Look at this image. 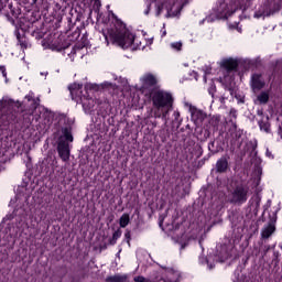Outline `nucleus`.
Returning <instances> with one entry per match:
<instances>
[{
	"instance_id": "nucleus-1",
	"label": "nucleus",
	"mask_w": 282,
	"mask_h": 282,
	"mask_svg": "<svg viewBox=\"0 0 282 282\" xmlns=\"http://www.w3.org/2000/svg\"><path fill=\"white\" fill-rule=\"evenodd\" d=\"M105 39L107 45H109L110 41V43L122 47V50H129V47H131V50H144L140 39L135 37V35H133V33L127 29V25H124V23L118 19L112 21L111 26L108 29V33L105 35Z\"/></svg>"
},
{
	"instance_id": "nucleus-2",
	"label": "nucleus",
	"mask_w": 282,
	"mask_h": 282,
	"mask_svg": "<svg viewBox=\"0 0 282 282\" xmlns=\"http://www.w3.org/2000/svg\"><path fill=\"white\" fill-rule=\"evenodd\" d=\"M148 96H150L152 100L154 118L166 120V116H169L171 109H173V95L169 91L156 89Z\"/></svg>"
},
{
	"instance_id": "nucleus-3",
	"label": "nucleus",
	"mask_w": 282,
	"mask_h": 282,
	"mask_svg": "<svg viewBox=\"0 0 282 282\" xmlns=\"http://www.w3.org/2000/svg\"><path fill=\"white\" fill-rule=\"evenodd\" d=\"M94 88V84H87L85 86V94H83V85L80 84L74 83L68 87L73 100L82 105L85 113H91L94 107H96V100L89 97Z\"/></svg>"
},
{
	"instance_id": "nucleus-4",
	"label": "nucleus",
	"mask_w": 282,
	"mask_h": 282,
	"mask_svg": "<svg viewBox=\"0 0 282 282\" xmlns=\"http://www.w3.org/2000/svg\"><path fill=\"white\" fill-rule=\"evenodd\" d=\"M245 0H231V4L228 7L226 2H220L218 7L214 8L213 13L205 19L207 23H213L217 19H228L237 9H246L248 4H245Z\"/></svg>"
},
{
	"instance_id": "nucleus-5",
	"label": "nucleus",
	"mask_w": 282,
	"mask_h": 282,
	"mask_svg": "<svg viewBox=\"0 0 282 282\" xmlns=\"http://www.w3.org/2000/svg\"><path fill=\"white\" fill-rule=\"evenodd\" d=\"M155 2V17L165 12V17H177L187 0H152Z\"/></svg>"
},
{
	"instance_id": "nucleus-6",
	"label": "nucleus",
	"mask_w": 282,
	"mask_h": 282,
	"mask_svg": "<svg viewBox=\"0 0 282 282\" xmlns=\"http://www.w3.org/2000/svg\"><path fill=\"white\" fill-rule=\"evenodd\" d=\"M69 142H74V137H72V128H62L57 152L63 162H67L69 160Z\"/></svg>"
},
{
	"instance_id": "nucleus-7",
	"label": "nucleus",
	"mask_w": 282,
	"mask_h": 282,
	"mask_svg": "<svg viewBox=\"0 0 282 282\" xmlns=\"http://www.w3.org/2000/svg\"><path fill=\"white\" fill-rule=\"evenodd\" d=\"M140 83L142 94L144 96H151L153 91H158L155 88L158 87V83H160V78L153 73H145L140 77Z\"/></svg>"
},
{
	"instance_id": "nucleus-8",
	"label": "nucleus",
	"mask_w": 282,
	"mask_h": 282,
	"mask_svg": "<svg viewBox=\"0 0 282 282\" xmlns=\"http://www.w3.org/2000/svg\"><path fill=\"white\" fill-rule=\"evenodd\" d=\"M219 66L221 67L223 72H226V76L220 78V83H230L232 80V70L237 69V61L232 58H225L219 62Z\"/></svg>"
},
{
	"instance_id": "nucleus-9",
	"label": "nucleus",
	"mask_w": 282,
	"mask_h": 282,
	"mask_svg": "<svg viewBox=\"0 0 282 282\" xmlns=\"http://www.w3.org/2000/svg\"><path fill=\"white\" fill-rule=\"evenodd\" d=\"M229 202L231 204H238L239 206H241V204H246V202H248V187L242 185L237 186L232 191Z\"/></svg>"
},
{
	"instance_id": "nucleus-10",
	"label": "nucleus",
	"mask_w": 282,
	"mask_h": 282,
	"mask_svg": "<svg viewBox=\"0 0 282 282\" xmlns=\"http://www.w3.org/2000/svg\"><path fill=\"white\" fill-rule=\"evenodd\" d=\"M185 107L191 113V118L196 127H199L206 119V113L204 111L195 108L193 105L185 102Z\"/></svg>"
},
{
	"instance_id": "nucleus-11",
	"label": "nucleus",
	"mask_w": 282,
	"mask_h": 282,
	"mask_svg": "<svg viewBox=\"0 0 282 282\" xmlns=\"http://www.w3.org/2000/svg\"><path fill=\"white\" fill-rule=\"evenodd\" d=\"M14 107L19 109V107H21V104L19 101H13L9 98H3L2 100H0V111L2 113H6V111H11V109H14Z\"/></svg>"
},
{
	"instance_id": "nucleus-12",
	"label": "nucleus",
	"mask_w": 282,
	"mask_h": 282,
	"mask_svg": "<svg viewBox=\"0 0 282 282\" xmlns=\"http://www.w3.org/2000/svg\"><path fill=\"white\" fill-rule=\"evenodd\" d=\"M265 87V80H263V76L260 74H253L251 76V88L254 93L261 91Z\"/></svg>"
},
{
	"instance_id": "nucleus-13",
	"label": "nucleus",
	"mask_w": 282,
	"mask_h": 282,
	"mask_svg": "<svg viewBox=\"0 0 282 282\" xmlns=\"http://www.w3.org/2000/svg\"><path fill=\"white\" fill-rule=\"evenodd\" d=\"M215 259H217V261H219L220 263H224V261H228V259H230V252H228V247H220L218 253L215 256Z\"/></svg>"
},
{
	"instance_id": "nucleus-14",
	"label": "nucleus",
	"mask_w": 282,
	"mask_h": 282,
	"mask_svg": "<svg viewBox=\"0 0 282 282\" xmlns=\"http://www.w3.org/2000/svg\"><path fill=\"white\" fill-rule=\"evenodd\" d=\"M274 230H276V228L274 227L273 224H269L267 227H264L262 229V238L263 239H268L270 236H272L274 234Z\"/></svg>"
},
{
	"instance_id": "nucleus-15",
	"label": "nucleus",
	"mask_w": 282,
	"mask_h": 282,
	"mask_svg": "<svg viewBox=\"0 0 282 282\" xmlns=\"http://www.w3.org/2000/svg\"><path fill=\"white\" fill-rule=\"evenodd\" d=\"M105 282H127V275L124 274H115L107 276Z\"/></svg>"
},
{
	"instance_id": "nucleus-16",
	"label": "nucleus",
	"mask_w": 282,
	"mask_h": 282,
	"mask_svg": "<svg viewBox=\"0 0 282 282\" xmlns=\"http://www.w3.org/2000/svg\"><path fill=\"white\" fill-rule=\"evenodd\" d=\"M214 258L213 256H209L208 258L200 257L199 258V263L203 265H207L208 270H213L215 268V263H213Z\"/></svg>"
},
{
	"instance_id": "nucleus-17",
	"label": "nucleus",
	"mask_w": 282,
	"mask_h": 282,
	"mask_svg": "<svg viewBox=\"0 0 282 282\" xmlns=\"http://www.w3.org/2000/svg\"><path fill=\"white\" fill-rule=\"evenodd\" d=\"M216 169L218 173H224L228 169V161L226 159H220L216 163Z\"/></svg>"
},
{
	"instance_id": "nucleus-18",
	"label": "nucleus",
	"mask_w": 282,
	"mask_h": 282,
	"mask_svg": "<svg viewBox=\"0 0 282 282\" xmlns=\"http://www.w3.org/2000/svg\"><path fill=\"white\" fill-rule=\"evenodd\" d=\"M269 100H270V94L262 91L260 95H258L256 104L265 105Z\"/></svg>"
},
{
	"instance_id": "nucleus-19",
	"label": "nucleus",
	"mask_w": 282,
	"mask_h": 282,
	"mask_svg": "<svg viewBox=\"0 0 282 282\" xmlns=\"http://www.w3.org/2000/svg\"><path fill=\"white\" fill-rule=\"evenodd\" d=\"M129 221H131L129 214H123L119 219L120 228H127V226H129Z\"/></svg>"
},
{
	"instance_id": "nucleus-20",
	"label": "nucleus",
	"mask_w": 282,
	"mask_h": 282,
	"mask_svg": "<svg viewBox=\"0 0 282 282\" xmlns=\"http://www.w3.org/2000/svg\"><path fill=\"white\" fill-rule=\"evenodd\" d=\"M122 237V230L118 229L117 231L113 232L112 239L110 240L111 246H116V241H118V238Z\"/></svg>"
},
{
	"instance_id": "nucleus-21",
	"label": "nucleus",
	"mask_w": 282,
	"mask_h": 282,
	"mask_svg": "<svg viewBox=\"0 0 282 282\" xmlns=\"http://www.w3.org/2000/svg\"><path fill=\"white\" fill-rule=\"evenodd\" d=\"M259 127L261 131H264L265 133H270V123L268 121H260Z\"/></svg>"
},
{
	"instance_id": "nucleus-22",
	"label": "nucleus",
	"mask_w": 282,
	"mask_h": 282,
	"mask_svg": "<svg viewBox=\"0 0 282 282\" xmlns=\"http://www.w3.org/2000/svg\"><path fill=\"white\" fill-rule=\"evenodd\" d=\"M270 14H272V12L263 10L256 12L254 17L256 19H261V17H270Z\"/></svg>"
},
{
	"instance_id": "nucleus-23",
	"label": "nucleus",
	"mask_w": 282,
	"mask_h": 282,
	"mask_svg": "<svg viewBox=\"0 0 282 282\" xmlns=\"http://www.w3.org/2000/svg\"><path fill=\"white\" fill-rule=\"evenodd\" d=\"M172 50H175L176 52L182 51V42H173L170 44Z\"/></svg>"
},
{
	"instance_id": "nucleus-24",
	"label": "nucleus",
	"mask_w": 282,
	"mask_h": 282,
	"mask_svg": "<svg viewBox=\"0 0 282 282\" xmlns=\"http://www.w3.org/2000/svg\"><path fill=\"white\" fill-rule=\"evenodd\" d=\"M124 238L127 239L128 246H131V231H127Z\"/></svg>"
},
{
	"instance_id": "nucleus-25",
	"label": "nucleus",
	"mask_w": 282,
	"mask_h": 282,
	"mask_svg": "<svg viewBox=\"0 0 282 282\" xmlns=\"http://www.w3.org/2000/svg\"><path fill=\"white\" fill-rule=\"evenodd\" d=\"M134 281L135 282H149V279L142 276V275H139V276H135L134 278Z\"/></svg>"
},
{
	"instance_id": "nucleus-26",
	"label": "nucleus",
	"mask_w": 282,
	"mask_h": 282,
	"mask_svg": "<svg viewBox=\"0 0 282 282\" xmlns=\"http://www.w3.org/2000/svg\"><path fill=\"white\" fill-rule=\"evenodd\" d=\"M25 100H28L29 102L34 100V93H30L29 95H26Z\"/></svg>"
},
{
	"instance_id": "nucleus-27",
	"label": "nucleus",
	"mask_w": 282,
	"mask_h": 282,
	"mask_svg": "<svg viewBox=\"0 0 282 282\" xmlns=\"http://www.w3.org/2000/svg\"><path fill=\"white\" fill-rule=\"evenodd\" d=\"M0 72L2 74V76L6 78V76H8V74L6 73V68L4 67H0Z\"/></svg>"
},
{
	"instance_id": "nucleus-28",
	"label": "nucleus",
	"mask_w": 282,
	"mask_h": 282,
	"mask_svg": "<svg viewBox=\"0 0 282 282\" xmlns=\"http://www.w3.org/2000/svg\"><path fill=\"white\" fill-rule=\"evenodd\" d=\"M173 116H174L175 120H178L180 119V111H177V110L174 111Z\"/></svg>"
},
{
	"instance_id": "nucleus-29",
	"label": "nucleus",
	"mask_w": 282,
	"mask_h": 282,
	"mask_svg": "<svg viewBox=\"0 0 282 282\" xmlns=\"http://www.w3.org/2000/svg\"><path fill=\"white\" fill-rule=\"evenodd\" d=\"M209 94H210V96H214V94H215V86H210Z\"/></svg>"
},
{
	"instance_id": "nucleus-30",
	"label": "nucleus",
	"mask_w": 282,
	"mask_h": 282,
	"mask_svg": "<svg viewBox=\"0 0 282 282\" xmlns=\"http://www.w3.org/2000/svg\"><path fill=\"white\" fill-rule=\"evenodd\" d=\"M41 111H43V108H42V107H35V113H39V112H41Z\"/></svg>"
},
{
	"instance_id": "nucleus-31",
	"label": "nucleus",
	"mask_w": 282,
	"mask_h": 282,
	"mask_svg": "<svg viewBox=\"0 0 282 282\" xmlns=\"http://www.w3.org/2000/svg\"><path fill=\"white\" fill-rule=\"evenodd\" d=\"M83 47H85V46L76 45V46H75V50H77L78 52H80V50H83Z\"/></svg>"
},
{
	"instance_id": "nucleus-32",
	"label": "nucleus",
	"mask_w": 282,
	"mask_h": 282,
	"mask_svg": "<svg viewBox=\"0 0 282 282\" xmlns=\"http://www.w3.org/2000/svg\"><path fill=\"white\" fill-rule=\"evenodd\" d=\"M267 158H272V153L270 152V150H267Z\"/></svg>"
},
{
	"instance_id": "nucleus-33",
	"label": "nucleus",
	"mask_w": 282,
	"mask_h": 282,
	"mask_svg": "<svg viewBox=\"0 0 282 282\" xmlns=\"http://www.w3.org/2000/svg\"><path fill=\"white\" fill-rule=\"evenodd\" d=\"M167 282H177V279L169 278V279H167Z\"/></svg>"
},
{
	"instance_id": "nucleus-34",
	"label": "nucleus",
	"mask_w": 282,
	"mask_h": 282,
	"mask_svg": "<svg viewBox=\"0 0 282 282\" xmlns=\"http://www.w3.org/2000/svg\"><path fill=\"white\" fill-rule=\"evenodd\" d=\"M150 12V7H148V9L144 11V14H149Z\"/></svg>"
},
{
	"instance_id": "nucleus-35",
	"label": "nucleus",
	"mask_w": 282,
	"mask_h": 282,
	"mask_svg": "<svg viewBox=\"0 0 282 282\" xmlns=\"http://www.w3.org/2000/svg\"><path fill=\"white\" fill-rule=\"evenodd\" d=\"M207 75H208V73H206V74H205V77H204V82H205V83H206V80H207V79H206V76H207Z\"/></svg>"
},
{
	"instance_id": "nucleus-36",
	"label": "nucleus",
	"mask_w": 282,
	"mask_h": 282,
	"mask_svg": "<svg viewBox=\"0 0 282 282\" xmlns=\"http://www.w3.org/2000/svg\"><path fill=\"white\" fill-rule=\"evenodd\" d=\"M104 85L107 87V86H109V85H111V84H109V83H105Z\"/></svg>"
},
{
	"instance_id": "nucleus-37",
	"label": "nucleus",
	"mask_w": 282,
	"mask_h": 282,
	"mask_svg": "<svg viewBox=\"0 0 282 282\" xmlns=\"http://www.w3.org/2000/svg\"><path fill=\"white\" fill-rule=\"evenodd\" d=\"M163 36H166V31L163 32Z\"/></svg>"
},
{
	"instance_id": "nucleus-38",
	"label": "nucleus",
	"mask_w": 282,
	"mask_h": 282,
	"mask_svg": "<svg viewBox=\"0 0 282 282\" xmlns=\"http://www.w3.org/2000/svg\"><path fill=\"white\" fill-rule=\"evenodd\" d=\"M58 50H63V47H58Z\"/></svg>"
},
{
	"instance_id": "nucleus-39",
	"label": "nucleus",
	"mask_w": 282,
	"mask_h": 282,
	"mask_svg": "<svg viewBox=\"0 0 282 282\" xmlns=\"http://www.w3.org/2000/svg\"><path fill=\"white\" fill-rule=\"evenodd\" d=\"M160 226H162V221L160 223Z\"/></svg>"
}]
</instances>
